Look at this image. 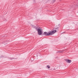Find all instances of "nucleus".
<instances>
[{
    "instance_id": "1",
    "label": "nucleus",
    "mask_w": 78,
    "mask_h": 78,
    "mask_svg": "<svg viewBox=\"0 0 78 78\" xmlns=\"http://www.w3.org/2000/svg\"><path fill=\"white\" fill-rule=\"evenodd\" d=\"M31 26L32 28H35L38 31V33L39 35H41L42 34V29L41 28L39 27H36L35 26H34V25H31Z\"/></svg>"
},
{
    "instance_id": "2",
    "label": "nucleus",
    "mask_w": 78,
    "mask_h": 78,
    "mask_svg": "<svg viewBox=\"0 0 78 78\" xmlns=\"http://www.w3.org/2000/svg\"><path fill=\"white\" fill-rule=\"evenodd\" d=\"M56 31H57L56 30H52L49 32L48 33L47 32H44V35H45V36H51V35H52V34H55Z\"/></svg>"
},
{
    "instance_id": "3",
    "label": "nucleus",
    "mask_w": 78,
    "mask_h": 78,
    "mask_svg": "<svg viewBox=\"0 0 78 78\" xmlns=\"http://www.w3.org/2000/svg\"><path fill=\"white\" fill-rule=\"evenodd\" d=\"M67 63H70L72 62V61L70 60L66 59L65 60Z\"/></svg>"
},
{
    "instance_id": "4",
    "label": "nucleus",
    "mask_w": 78,
    "mask_h": 78,
    "mask_svg": "<svg viewBox=\"0 0 78 78\" xmlns=\"http://www.w3.org/2000/svg\"><path fill=\"white\" fill-rule=\"evenodd\" d=\"M47 67H48V68L49 69H50V66H49V65H48V66H47Z\"/></svg>"
},
{
    "instance_id": "5",
    "label": "nucleus",
    "mask_w": 78,
    "mask_h": 78,
    "mask_svg": "<svg viewBox=\"0 0 78 78\" xmlns=\"http://www.w3.org/2000/svg\"><path fill=\"white\" fill-rule=\"evenodd\" d=\"M64 51V50H63L62 51Z\"/></svg>"
},
{
    "instance_id": "6",
    "label": "nucleus",
    "mask_w": 78,
    "mask_h": 78,
    "mask_svg": "<svg viewBox=\"0 0 78 78\" xmlns=\"http://www.w3.org/2000/svg\"><path fill=\"white\" fill-rule=\"evenodd\" d=\"M65 33V32H63V33Z\"/></svg>"
},
{
    "instance_id": "7",
    "label": "nucleus",
    "mask_w": 78,
    "mask_h": 78,
    "mask_svg": "<svg viewBox=\"0 0 78 78\" xmlns=\"http://www.w3.org/2000/svg\"><path fill=\"white\" fill-rule=\"evenodd\" d=\"M56 29H57V28H56Z\"/></svg>"
}]
</instances>
